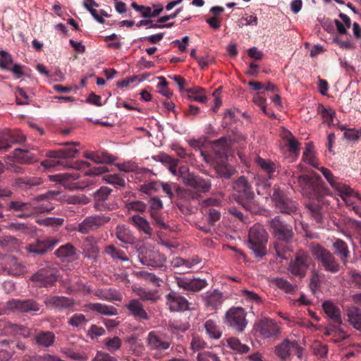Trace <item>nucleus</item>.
Returning <instances> with one entry per match:
<instances>
[{
	"mask_svg": "<svg viewBox=\"0 0 361 361\" xmlns=\"http://www.w3.org/2000/svg\"><path fill=\"white\" fill-rule=\"evenodd\" d=\"M291 175L289 183L298 184L303 195L312 200H309L305 203V207L307 209L309 215L317 223L322 224L324 219L322 206L321 202L322 198L328 195L329 190L324 187L321 177L316 174L301 175L295 177L293 171L286 172Z\"/></svg>",
	"mask_w": 361,
	"mask_h": 361,
	"instance_id": "1",
	"label": "nucleus"
},
{
	"mask_svg": "<svg viewBox=\"0 0 361 361\" xmlns=\"http://www.w3.org/2000/svg\"><path fill=\"white\" fill-rule=\"evenodd\" d=\"M268 224L270 232L276 239L274 248L276 255L285 259L287 258V254L291 251L290 243L294 237L293 228L282 221L279 216L269 220Z\"/></svg>",
	"mask_w": 361,
	"mask_h": 361,
	"instance_id": "2",
	"label": "nucleus"
},
{
	"mask_svg": "<svg viewBox=\"0 0 361 361\" xmlns=\"http://www.w3.org/2000/svg\"><path fill=\"white\" fill-rule=\"evenodd\" d=\"M173 339L161 331H151L146 338L145 343L148 350L152 352L154 360H161L169 355V350L172 345Z\"/></svg>",
	"mask_w": 361,
	"mask_h": 361,
	"instance_id": "3",
	"label": "nucleus"
},
{
	"mask_svg": "<svg viewBox=\"0 0 361 361\" xmlns=\"http://www.w3.org/2000/svg\"><path fill=\"white\" fill-rule=\"evenodd\" d=\"M233 189L235 192L237 202L246 210L254 212L256 208L255 192L248 179L245 176L238 177L233 182Z\"/></svg>",
	"mask_w": 361,
	"mask_h": 361,
	"instance_id": "4",
	"label": "nucleus"
},
{
	"mask_svg": "<svg viewBox=\"0 0 361 361\" xmlns=\"http://www.w3.org/2000/svg\"><path fill=\"white\" fill-rule=\"evenodd\" d=\"M267 242L268 235L262 226L255 224L250 228L247 246L255 257L262 258L267 255Z\"/></svg>",
	"mask_w": 361,
	"mask_h": 361,
	"instance_id": "5",
	"label": "nucleus"
},
{
	"mask_svg": "<svg viewBox=\"0 0 361 361\" xmlns=\"http://www.w3.org/2000/svg\"><path fill=\"white\" fill-rule=\"evenodd\" d=\"M310 251L319 265L326 271L336 274L341 269L340 264L329 250L317 243H312Z\"/></svg>",
	"mask_w": 361,
	"mask_h": 361,
	"instance_id": "6",
	"label": "nucleus"
},
{
	"mask_svg": "<svg viewBox=\"0 0 361 361\" xmlns=\"http://www.w3.org/2000/svg\"><path fill=\"white\" fill-rule=\"evenodd\" d=\"M51 209L41 207H35L30 202H23L20 199H15L6 204V211L12 213L16 218L26 219L37 212H50Z\"/></svg>",
	"mask_w": 361,
	"mask_h": 361,
	"instance_id": "7",
	"label": "nucleus"
},
{
	"mask_svg": "<svg viewBox=\"0 0 361 361\" xmlns=\"http://www.w3.org/2000/svg\"><path fill=\"white\" fill-rule=\"evenodd\" d=\"M271 198L276 209L281 213L290 215L298 210V203L288 197L286 193L276 185L272 188Z\"/></svg>",
	"mask_w": 361,
	"mask_h": 361,
	"instance_id": "8",
	"label": "nucleus"
},
{
	"mask_svg": "<svg viewBox=\"0 0 361 361\" xmlns=\"http://www.w3.org/2000/svg\"><path fill=\"white\" fill-rule=\"evenodd\" d=\"M231 145V139L221 137L212 143V150L209 154L201 151V156L207 162H212L220 159H227V153Z\"/></svg>",
	"mask_w": 361,
	"mask_h": 361,
	"instance_id": "9",
	"label": "nucleus"
},
{
	"mask_svg": "<svg viewBox=\"0 0 361 361\" xmlns=\"http://www.w3.org/2000/svg\"><path fill=\"white\" fill-rule=\"evenodd\" d=\"M312 259L307 252L298 250L290 260L288 266L290 273L300 278H304L310 266Z\"/></svg>",
	"mask_w": 361,
	"mask_h": 361,
	"instance_id": "10",
	"label": "nucleus"
},
{
	"mask_svg": "<svg viewBox=\"0 0 361 361\" xmlns=\"http://www.w3.org/2000/svg\"><path fill=\"white\" fill-rule=\"evenodd\" d=\"M226 324L238 333H243L247 324L246 312L243 307H231L226 314Z\"/></svg>",
	"mask_w": 361,
	"mask_h": 361,
	"instance_id": "11",
	"label": "nucleus"
},
{
	"mask_svg": "<svg viewBox=\"0 0 361 361\" xmlns=\"http://www.w3.org/2000/svg\"><path fill=\"white\" fill-rule=\"evenodd\" d=\"M78 152V150L73 147H67L58 150H49L47 152L46 156L53 159L51 160H45L42 162V165L45 167H54L56 165L63 164L65 159L74 157Z\"/></svg>",
	"mask_w": 361,
	"mask_h": 361,
	"instance_id": "12",
	"label": "nucleus"
},
{
	"mask_svg": "<svg viewBox=\"0 0 361 361\" xmlns=\"http://www.w3.org/2000/svg\"><path fill=\"white\" fill-rule=\"evenodd\" d=\"M111 220L109 216L96 214L86 217L78 227V231L82 234H87L90 232L98 230L102 226L108 224Z\"/></svg>",
	"mask_w": 361,
	"mask_h": 361,
	"instance_id": "13",
	"label": "nucleus"
},
{
	"mask_svg": "<svg viewBox=\"0 0 361 361\" xmlns=\"http://www.w3.org/2000/svg\"><path fill=\"white\" fill-rule=\"evenodd\" d=\"M275 354L281 361H286L294 353L298 357L302 355V348L295 340L284 339L275 347Z\"/></svg>",
	"mask_w": 361,
	"mask_h": 361,
	"instance_id": "14",
	"label": "nucleus"
},
{
	"mask_svg": "<svg viewBox=\"0 0 361 361\" xmlns=\"http://www.w3.org/2000/svg\"><path fill=\"white\" fill-rule=\"evenodd\" d=\"M57 271L51 268H43L31 277V281L38 288L53 286L57 281Z\"/></svg>",
	"mask_w": 361,
	"mask_h": 361,
	"instance_id": "15",
	"label": "nucleus"
},
{
	"mask_svg": "<svg viewBox=\"0 0 361 361\" xmlns=\"http://www.w3.org/2000/svg\"><path fill=\"white\" fill-rule=\"evenodd\" d=\"M175 280L178 287L186 291L187 295L200 292L208 285L206 280L198 278L178 276L176 277Z\"/></svg>",
	"mask_w": 361,
	"mask_h": 361,
	"instance_id": "16",
	"label": "nucleus"
},
{
	"mask_svg": "<svg viewBox=\"0 0 361 361\" xmlns=\"http://www.w3.org/2000/svg\"><path fill=\"white\" fill-rule=\"evenodd\" d=\"M255 330L263 338H276L281 334V329L274 319H262L255 326Z\"/></svg>",
	"mask_w": 361,
	"mask_h": 361,
	"instance_id": "17",
	"label": "nucleus"
},
{
	"mask_svg": "<svg viewBox=\"0 0 361 361\" xmlns=\"http://www.w3.org/2000/svg\"><path fill=\"white\" fill-rule=\"evenodd\" d=\"M140 262L146 266L153 268L163 267L166 257L157 250L153 249H142L138 255Z\"/></svg>",
	"mask_w": 361,
	"mask_h": 361,
	"instance_id": "18",
	"label": "nucleus"
},
{
	"mask_svg": "<svg viewBox=\"0 0 361 361\" xmlns=\"http://www.w3.org/2000/svg\"><path fill=\"white\" fill-rule=\"evenodd\" d=\"M166 305L171 312H185L190 310V302L183 295L175 291H171L166 296Z\"/></svg>",
	"mask_w": 361,
	"mask_h": 361,
	"instance_id": "19",
	"label": "nucleus"
},
{
	"mask_svg": "<svg viewBox=\"0 0 361 361\" xmlns=\"http://www.w3.org/2000/svg\"><path fill=\"white\" fill-rule=\"evenodd\" d=\"M58 240L51 237H43L38 238L34 243H30L26 247L30 253L35 255H43L51 250L57 244Z\"/></svg>",
	"mask_w": 361,
	"mask_h": 361,
	"instance_id": "20",
	"label": "nucleus"
},
{
	"mask_svg": "<svg viewBox=\"0 0 361 361\" xmlns=\"http://www.w3.org/2000/svg\"><path fill=\"white\" fill-rule=\"evenodd\" d=\"M7 307L10 310L23 313L38 312L40 310V305L33 299H12L8 302Z\"/></svg>",
	"mask_w": 361,
	"mask_h": 361,
	"instance_id": "21",
	"label": "nucleus"
},
{
	"mask_svg": "<svg viewBox=\"0 0 361 361\" xmlns=\"http://www.w3.org/2000/svg\"><path fill=\"white\" fill-rule=\"evenodd\" d=\"M125 307L128 310L129 314L136 319L142 321H147L149 319V316L140 300L131 299Z\"/></svg>",
	"mask_w": 361,
	"mask_h": 361,
	"instance_id": "22",
	"label": "nucleus"
},
{
	"mask_svg": "<svg viewBox=\"0 0 361 361\" xmlns=\"http://www.w3.org/2000/svg\"><path fill=\"white\" fill-rule=\"evenodd\" d=\"M322 308L325 314L329 317L332 322V327L334 329L331 331L339 328L342 323L341 310L339 307L330 301H324L322 304Z\"/></svg>",
	"mask_w": 361,
	"mask_h": 361,
	"instance_id": "23",
	"label": "nucleus"
},
{
	"mask_svg": "<svg viewBox=\"0 0 361 361\" xmlns=\"http://www.w3.org/2000/svg\"><path fill=\"white\" fill-rule=\"evenodd\" d=\"M25 137L23 135L16 132H7L0 133V149L7 150L13 143H21Z\"/></svg>",
	"mask_w": 361,
	"mask_h": 361,
	"instance_id": "24",
	"label": "nucleus"
},
{
	"mask_svg": "<svg viewBox=\"0 0 361 361\" xmlns=\"http://www.w3.org/2000/svg\"><path fill=\"white\" fill-rule=\"evenodd\" d=\"M227 159H220L218 161L208 162L214 166L217 174L226 179H229L235 173V169L226 163Z\"/></svg>",
	"mask_w": 361,
	"mask_h": 361,
	"instance_id": "25",
	"label": "nucleus"
},
{
	"mask_svg": "<svg viewBox=\"0 0 361 361\" xmlns=\"http://www.w3.org/2000/svg\"><path fill=\"white\" fill-rule=\"evenodd\" d=\"M185 185L192 188L197 192L206 193L209 191L212 184L209 180L204 179L194 175L190 179H187Z\"/></svg>",
	"mask_w": 361,
	"mask_h": 361,
	"instance_id": "26",
	"label": "nucleus"
},
{
	"mask_svg": "<svg viewBox=\"0 0 361 361\" xmlns=\"http://www.w3.org/2000/svg\"><path fill=\"white\" fill-rule=\"evenodd\" d=\"M13 157L18 163L22 164H30L39 160L36 154L20 148L13 150Z\"/></svg>",
	"mask_w": 361,
	"mask_h": 361,
	"instance_id": "27",
	"label": "nucleus"
},
{
	"mask_svg": "<svg viewBox=\"0 0 361 361\" xmlns=\"http://www.w3.org/2000/svg\"><path fill=\"white\" fill-rule=\"evenodd\" d=\"M4 330L6 334L13 336H21L27 338L31 334V331L28 327L10 322L5 323Z\"/></svg>",
	"mask_w": 361,
	"mask_h": 361,
	"instance_id": "28",
	"label": "nucleus"
},
{
	"mask_svg": "<svg viewBox=\"0 0 361 361\" xmlns=\"http://www.w3.org/2000/svg\"><path fill=\"white\" fill-rule=\"evenodd\" d=\"M35 341L40 348H49L54 345L56 341L55 334L50 331H41L35 334Z\"/></svg>",
	"mask_w": 361,
	"mask_h": 361,
	"instance_id": "29",
	"label": "nucleus"
},
{
	"mask_svg": "<svg viewBox=\"0 0 361 361\" xmlns=\"http://www.w3.org/2000/svg\"><path fill=\"white\" fill-rule=\"evenodd\" d=\"M87 310L106 316L118 314V310L112 305H107L98 302H90L85 305Z\"/></svg>",
	"mask_w": 361,
	"mask_h": 361,
	"instance_id": "30",
	"label": "nucleus"
},
{
	"mask_svg": "<svg viewBox=\"0 0 361 361\" xmlns=\"http://www.w3.org/2000/svg\"><path fill=\"white\" fill-rule=\"evenodd\" d=\"M153 159L164 164L173 175H178L177 166L179 163V160L178 159H175L169 154L162 152L154 156Z\"/></svg>",
	"mask_w": 361,
	"mask_h": 361,
	"instance_id": "31",
	"label": "nucleus"
},
{
	"mask_svg": "<svg viewBox=\"0 0 361 361\" xmlns=\"http://www.w3.org/2000/svg\"><path fill=\"white\" fill-rule=\"evenodd\" d=\"M336 190L338 192V195L341 197L347 206L353 207V205H356L357 202L355 200L357 192H355L351 188L342 184Z\"/></svg>",
	"mask_w": 361,
	"mask_h": 361,
	"instance_id": "32",
	"label": "nucleus"
},
{
	"mask_svg": "<svg viewBox=\"0 0 361 361\" xmlns=\"http://www.w3.org/2000/svg\"><path fill=\"white\" fill-rule=\"evenodd\" d=\"M203 300L207 307L212 310L218 309L224 301L222 293L218 290L207 293Z\"/></svg>",
	"mask_w": 361,
	"mask_h": 361,
	"instance_id": "33",
	"label": "nucleus"
},
{
	"mask_svg": "<svg viewBox=\"0 0 361 361\" xmlns=\"http://www.w3.org/2000/svg\"><path fill=\"white\" fill-rule=\"evenodd\" d=\"M115 233L117 239L123 243L131 245L135 241V238L132 231L126 225H118Z\"/></svg>",
	"mask_w": 361,
	"mask_h": 361,
	"instance_id": "34",
	"label": "nucleus"
},
{
	"mask_svg": "<svg viewBox=\"0 0 361 361\" xmlns=\"http://www.w3.org/2000/svg\"><path fill=\"white\" fill-rule=\"evenodd\" d=\"M333 247L334 253L344 264H346L350 257V251L346 243L341 239H336L333 243Z\"/></svg>",
	"mask_w": 361,
	"mask_h": 361,
	"instance_id": "35",
	"label": "nucleus"
},
{
	"mask_svg": "<svg viewBox=\"0 0 361 361\" xmlns=\"http://www.w3.org/2000/svg\"><path fill=\"white\" fill-rule=\"evenodd\" d=\"M94 295L99 299L106 301H121V296L118 291L113 288L97 289Z\"/></svg>",
	"mask_w": 361,
	"mask_h": 361,
	"instance_id": "36",
	"label": "nucleus"
},
{
	"mask_svg": "<svg viewBox=\"0 0 361 361\" xmlns=\"http://www.w3.org/2000/svg\"><path fill=\"white\" fill-rule=\"evenodd\" d=\"M6 269L8 274L14 276H20L25 271V267L16 257H8Z\"/></svg>",
	"mask_w": 361,
	"mask_h": 361,
	"instance_id": "37",
	"label": "nucleus"
},
{
	"mask_svg": "<svg viewBox=\"0 0 361 361\" xmlns=\"http://www.w3.org/2000/svg\"><path fill=\"white\" fill-rule=\"evenodd\" d=\"M255 163L264 172L267 174L269 178L274 177V173L276 171L278 168L276 164L270 159H265L260 157H257L256 158Z\"/></svg>",
	"mask_w": 361,
	"mask_h": 361,
	"instance_id": "38",
	"label": "nucleus"
},
{
	"mask_svg": "<svg viewBox=\"0 0 361 361\" xmlns=\"http://www.w3.org/2000/svg\"><path fill=\"white\" fill-rule=\"evenodd\" d=\"M75 247L71 244L67 243L61 246L55 251V255L59 257L62 259L63 261L67 260L70 261L74 259L75 255Z\"/></svg>",
	"mask_w": 361,
	"mask_h": 361,
	"instance_id": "39",
	"label": "nucleus"
},
{
	"mask_svg": "<svg viewBox=\"0 0 361 361\" xmlns=\"http://www.w3.org/2000/svg\"><path fill=\"white\" fill-rule=\"evenodd\" d=\"M133 292L139 297L140 301H150L155 302L159 299V296L156 290H147L141 287L133 288Z\"/></svg>",
	"mask_w": 361,
	"mask_h": 361,
	"instance_id": "40",
	"label": "nucleus"
},
{
	"mask_svg": "<svg viewBox=\"0 0 361 361\" xmlns=\"http://www.w3.org/2000/svg\"><path fill=\"white\" fill-rule=\"evenodd\" d=\"M347 316L349 323L356 329L361 331V310L355 306L347 310Z\"/></svg>",
	"mask_w": 361,
	"mask_h": 361,
	"instance_id": "41",
	"label": "nucleus"
},
{
	"mask_svg": "<svg viewBox=\"0 0 361 361\" xmlns=\"http://www.w3.org/2000/svg\"><path fill=\"white\" fill-rule=\"evenodd\" d=\"M130 220L140 231H143L145 234L152 235V228L145 218L140 215H133L130 218Z\"/></svg>",
	"mask_w": 361,
	"mask_h": 361,
	"instance_id": "42",
	"label": "nucleus"
},
{
	"mask_svg": "<svg viewBox=\"0 0 361 361\" xmlns=\"http://www.w3.org/2000/svg\"><path fill=\"white\" fill-rule=\"evenodd\" d=\"M204 327L207 334L212 339L218 340L222 335L221 328L212 319H208L204 322Z\"/></svg>",
	"mask_w": 361,
	"mask_h": 361,
	"instance_id": "43",
	"label": "nucleus"
},
{
	"mask_svg": "<svg viewBox=\"0 0 361 361\" xmlns=\"http://www.w3.org/2000/svg\"><path fill=\"white\" fill-rule=\"evenodd\" d=\"M42 183V180L39 177H23L18 178L17 185L19 188L25 190H30L33 187L38 186Z\"/></svg>",
	"mask_w": 361,
	"mask_h": 361,
	"instance_id": "44",
	"label": "nucleus"
},
{
	"mask_svg": "<svg viewBox=\"0 0 361 361\" xmlns=\"http://www.w3.org/2000/svg\"><path fill=\"white\" fill-rule=\"evenodd\" d=\"M46 303L56 307L68 308L74 305V301L71 298L63 296H53L46 301Z\"/></svg>",
	"mask_w": 361,
	"mask_h": 361,
	"instance_id": "45",
	"label": "nucleus"
},
{
	"mask_svg": "<svg viewBox=\"0 0 361 361\" xmlns=\"http://www.w3.org/2000/svg\"><path fill=\"white\" fill-rule=\"evenodd\" d=\"M155 176L153 171L147 168L138 167L134 174L131 175L136 182L146 183L151 180L152 177Z\"/></svg>",
	"mask_w": 361,
	"mask_h": 361,
	"instance_id": "46",
	"label": "nucleus"
},
{
	"mask_svg": "<svg viewBox=\"0 0 361 361\" xmlns=\"http://www.w3.org/2000/svg\"><path fill=\"white\" fill-rule=\"evenodd\" d=\"M302 160L314 168H318V162L314 152V145L312 142H307L302 154Z\"/></svg>",
	"mask_w": 361,
	"mask_h": 361,
	"instance_id": "47",
	"label": "nucleus"
},
{
	"mask_svg": "<svg viewBox=\"0 0 361 361\" xmlns=\"http://www.w3.org/2000/svg\"><path fill=\"white\" fill-rule=\"evenodd\" d=\"M272 283L286 293L294 294L297 290L296 285H293L283 278H275L273 279Z\"/></svg>",
	"mask_w": 361,
	"mask_h": 361,
	"instance_id": "48",
	"label": "nucleus"
},
{
	"mask_svg": "<svg viewBox=\"0 0 361 361\" xmlns=\"http://www.w3.org/2000/svg\"><path fill=\"white\" fill-rule=\"evenodd\" d=\"M185 92L188 94V97L191 101L200 103L207 102V97L204 94V90L200 87L196 86L192 88H188Z\"/></svg>",
	"mask_w": 361,
	"mask_h": 361,
	"instance_id": "49",
	"label": "nucleus"
},
{
	"mask_svg": "<svg viewBox=\"0 0 361 361\" xmlns=\"http://www.w3.org/2000/svg\"><path fill=\"white\" fill-rule=\"evenodd\" d=\"M83 250L89 254L95 255L99 251L97 246V241L93 236H87L82 243Z\"/></svg>",
	"mask_w": 361,
	"mask_h": 361,
	"instance_id": "50",
	"label": "nucleus"
},
{
	"mask_svg": "<svg viewBox=\"0 0 361 361\" xmlns=\"http://www.w3.org/2000/svg\"><path fill=\"white\" fill-rule=\"evenodd\" d=\"M159 188L160 181L150 180L148 182L140 185L138 188V190L144 194L150 195L153 192H157L159 190Z\"/></svg>",
	"mask_w": 361,
	"mask_h": 361,
	"instance_id": "51",
	"label": "nucleus"
},
{
	"mask_svg": "<svg viewBox=\"0 0 361 361\" xmlns=\"http://www.w3.org/2000/svg\"><path fill=\"white\" fill-rule=\"evenodd\" d=\"M112 190L106 186H102L94 194V198L96 201L95 208L99 209V203L108 199Z\"/></svg>",
	"mask_w": 361,
	"mask_h": 361,
	"instance_id": "52",
	"label": "nucleus"
},
{
	"mask_svg": "<svg viewBox=\"0 0 361 361\" xmlns=\"http://www.w3.org/2000/svg\"><path fill=\"white\" fill-rule=\"evenodd\" d=\"M105 252L110 255L114 259H119L122 262H128L129 259L126 253L118 250L114 245H109L105 248Z\"/></svg>",
	"mask_w": 361,
	"mask_h": 361,
	"instance_id": "53",
	"label": "nucleus"
},
{
	"mask_svg": "<svg viewBox=\"0 0 361 361\" xmlns=\"http://www.w3.org/2000/svg\"><path fill=\"white\" fill-rule=\"evenodd\" d=\"M227 343L231 349L241 354L247 353L250 350V347L248 345L241 343L240 340L236 338L231 337L228 338Z\"/></svg>",
	"mask_w": 361,
	"mask_h": 361,
	"instance_id": "54",
	"label": "nucleus"
},
{
	"mask_svg": "<svg viewBox=\"0 0 361 361\" xmlns=\"http://www.w3.org/2000/svg\"><path fill=\"white\" fill-rule=\"evenodd\" d=\"M150 214V217L153 220V224L161 229H167L168 226L164 222V218L163 216V214L161 210H153L149 211Z\"/></svg>",
	"mask_w": 361,
	"mask_h": 361,
	"instance_id": "55",
	"label": "nucleus"
},
{
	"mask_svg": "<svg viewBox=\"0 0 361 361\" xmlns=\"http://www.w3.org/2000/svg\"><path fill=\"white\" fill-rule=\"evenodd\" d=\"M103 180L109 184L115 187L124 188L126 186L125 179L119 174H106L103 176Z\"/></svg>",
	"mask_w": 361,
	"mask_h": 361,
	"instance_id": "56",
	"label": "nucleus"
},
{
	"mask_svg": "<svg viewBox=\"0 0 361 361\" xmlns=\"http://www.w3.org/2000/svg\"><path fill=\"white\" fill-rule=\"evenodd\" d=\"M88 320L86 317L81 313H75L68 320V324L75 328H81L82 326L87 324Z\"/></svg>",
	"mask_w": 361,
	"mask_h": 361,
	"instance_id": "57",
	"label": "nucleus"
},
{
	"mask_svg": "<svg viewBox=\"0 0 361 361\" xmlns=\"http://www.w3.org/2000/svg\"><path fill=\"white\" fill-rule=\"evenodd\" d=\"M126 208L130 211L144 213L147 209V204L141 200L130 201L126 203Z\"/></svg>",
	"mask_w": 361,
	"mask_h": 361,
	"instance_id": "58",
	"label": "nucleus"
},
{
	"mask_svg": "<svg viewBox=\"0 0 361 361\" xmlns=\"http://www.w3.org/2000/svg\"><path fill=\"white\" fill-rule=\"evenodd\" d=\"M104 344L106 350L110 352H115L119 350L122 345L121 338L118 336L106 338L104 340Z\"/></svg>",
	"mask_w": 361,
	"mask_h": 361,
	"instance_id": "59",
	"label": "nucleus"
},
{
	"mask_svg": "<svg viewBox=\"0 0 361 361\" xmlns=\"http://www.w3.org/2000/svg\"><path fill=\"white\" fill-rule=\"evenodd\" d=\"M323 174V176H324V178L327 180V181L329 182V183L331 185L332 188H334L335 190H336L340 185H342L341 183L338 182L337 180V178L335 177L333 173H331V171L326 169V168H324L323 166L322 167H319L317 168Z\"/></svg>",
	"mask_w": 361,
	"mask_h": 361,
	"instance_id": "60",
	"label": "nucleus"
},
{
	"mask_svg": "<svg viewBox=\"0 0 361 361\" xmlns=\"http://www.w3.org/2000/svg\"><path fill=\"white\" fill-rule=\"evenodd\" d=\"M135 275L140 279L149 281L157 286H160L159 278L152 273L146 271H137Z\"/></svg>",
	"mask_w": 361,
	"mask_h": 361,
	"instance_id": "61",
	"label": "nucleus"
},
{
	"mask_svg": "<svg viewBox=\"0 0 361 361\" xmlns=\"http://www.w3.org/2000/svg\"><path fill=\"white\" fill-rule=\"evenodd\" d=\"M160 187L162 188L163 192L166 194V195L172 200L174 197L173 191H179L180 190V186L176 183H164L160 182Z\"/></svg>",
	"mask_w": 361,
	"mask_h": 361,
	"instance_id": "62",
	"label": "nucleus"
},
{
	"mask_svg": "<svg viewBox=\"0 0 361 361\" xmlns=\"http://www.w3.org/2000/svg\"><path fill=\"white\" fill-rule=\"evenodd\" d=\"M18 245V240L11 235L4 236L0 238V247L8 251L14 249Z\"/></svg>",
	"mask_w": 361,
	"mask_h": 361,
	"instance_id": "63",
	"label": "nucleus"
},
{
	"mask_svg": "<svg viewBox=\"0 0 361 361\" xmlns=\"http://www.w3.org/2000/svg\"><path fill=\"white\" fill-rule=\"evenodd\" d=\"M287 146L289 152L291 153L293 159L297 158L300 154V143L295 137L291 136L287 140Z\"/></svg>",
	"mask_w": 361,
	"mask_h": 361,
	"instance_id": "64",
	"label": "nucleus"
}]
</instances>
